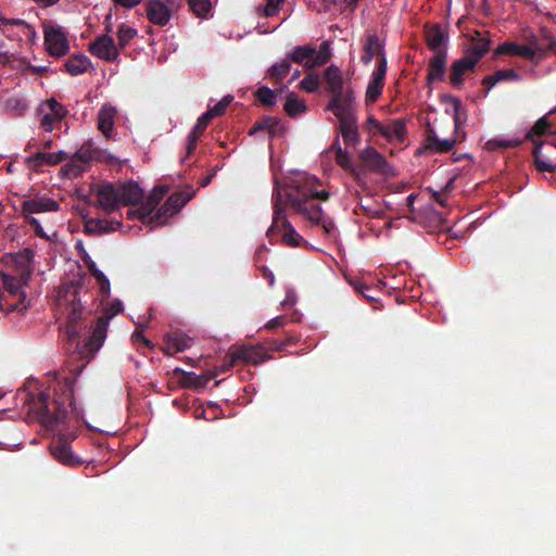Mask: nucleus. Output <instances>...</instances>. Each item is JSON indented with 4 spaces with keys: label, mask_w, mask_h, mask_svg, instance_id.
Segmentation results:
<instances>
[{
    "label": "nucleus",
    "mask_w": 556,
    "mask_h": 556,
    "mask_svg": "<svg viewBox=\"0 0 556 556\" xmlns=\"http://www.w3.org/2000/svg\"><path fill=\"white\" fill-rule=\"evenodd\" d=\"M191 10L199 16L205 17L211 10L210 0H188Z\"/></svg>",
    "instance_id": "58836bf2"
},
{
    "label": "nucleus",
    "mask_w": 556,
    "mask_h": 556,
    "mask_svg": "<svg viewBox=\"0 0 556 556\" xmlns=\"http://www.w3.org/2000/svg\"><path fill=\"white\" fill-rule=\"evenodd\" d=\"M475 65L476 63L469 56L466 55L455 61L452 65V73L450 76L452 85L459 86L463 83L464 73L473 68Z\"/></svg>",
    "instance_id": "b1692460"
},
{
    "label": "nucleus",
    "mask_w": 556,
    "mask_h": 556,
    "mask_svg": "<svg viewBox=\"0 0 556 556\" xmlns=\"http://www.w3.org/2000/svg\"><path fill=\"white\" fill-rule=\"evenodd\" d=\"M359 157L364 166L369 170L379 172L384 175L392 173V168L389 166L384 157L372 147H366L362 151Z\"/></svg>",
    "instance_id": "f3484780"
},
{
    "label": "nucleus",
    "mask_w": 556,
    "mask_h": 556,
    "mask_svg": "<svg viewBox=\"0 0 556 556\" xmlns=\"http://www.w3.org/2000/svg\"><path fill=\"white\" fill-rule=\"evenodd\" d=\"M520 143L518 139H492L486 142L489 149L513 148Z\"/></svg>",
    "instance_id": "c03bdc74"
},
{
    "label": "nucleus",
    "mask_w": 556,
    "mask_h": 556,
    "mask_svg": "<svg viewBox=\"0 0 556 556\" xmlns=\"http://www.w3.org/2000/svg\"><path fill=\"white\" fill-rule=\"evenodd\" d=\"M124 306H123V303L122 301L119 300H114L112 302H110L105 307H104V318H108V320H110L111 318H113L115 315H117L118 313H121L123 311Z\"/></svg>",
    "instance_id": "de8ad7c7"
},
{
    "label": "nucleus",
    "mask_w": 556,
    "mask_h": 556,
    "mask_svg": "<svg viewBox=\"0 0 556 556\" xmlns=\"http://www.w3.org/2000/svg\"><path fill=\"white\" fill-rule=\"evenodd\" d=\"M538 49L531 45H519L515 42H504L496 48V54H509L522 56L528 60H533L536 55Z\"/></svg>",
    "instance_id": "6ab92c4d"
},
{
    "label": "nucleus",
    "mask_w": 556,
    "mask_h": 556,
    "mask_svg": "<svg viewBox=\"0 0 556 556\" xmlns=\"http://www.w3.org/2000/svg\"><path fill=\"white\" fill-rule=\"evenodd\" d=\"M87 267L90 270V273L92 274V276L96 278V280L99 285L100 293L102 294V296L108 298L110 295V291H111V285H110V280L108 279V277L104 275L103 271H101L97 267V265L93 261H90V264Z\"/></svg>",
    "instance_id": "f704fd0d"
},
{
    "label": "nucleus",
    "mask_w": 556,
    "mask_h": 556,
    "mask_svg": "<svg viewBox=\"0 0 556 556\" xmlns=\"http://www.w3.org/2000/svg\"><path fill=\"white\" fill-rule=\"evenodd\" d=\"M256 351L250 348H242L231 353L230 357H232V362L237 359H242L244 362L256 363L257 358L254 356Z\"/></svg>",
    "instance_id": "ea45409f"
},
{
    "label": "nucleus",
    "mask_w": 556,
    "mask_h": 556,
    "mask_svg": "<svg viewBox=\"0 0 556 556\" xmlns=\"http://www.w3.org/2000/svg\"><path fill=\"white\" fill-rule=\"evenodd\" d=\"M285 321H286V318L282 317V316H278V317H275L273 319H270L266 325H265V328L266 329H276L282 325H285Z\"/></svg>",
    "instance_id": "4d7b16f0"
},
{
    "label": "nucleus",
    "mask_w": 556,
    "mask_h": 556,
    "mask_svg": "<svg viewBox=\"0 0 556 556\" xmlns=\"http://www.w3.org/2000/svg\"><path fill=\"white\" fill-rule=\"evenodd\" d=\"M91 160H106L110 163L117 161L115 156L104 150L94 148L91 142L84 144L62 168L67 176L76 177L84 172Z\"/></svg>",
    "instance_id": "0eeeda50"
},
{
    "label": "nucleus",
    "mask_w": 556,
    "mask_h": 556,
    "mask_svg": "<svg viewBox=\"0 0 556 556\" xmlns=\"http://www.w3.org/2000/svg\"><path fill=\"white\" fill-rule=\"evenodd\" d=\"M87 267L90 270V273L92 274V276L96 278V280L99 285L100 293L102 294V296L108 298L110 295V291H111V285H110V280L108 279V277L104 275L103 271H101L97 267V265L93 261H90V264Z\"/></svg>",
    "instance_id": "c9c22d12"
},
{
    "label": "nucleus",
    "mask_w": 556,
    "mask_h": 556,
    "mask_svg": "<svg viewBox=\"0 0 556 556\" xmlns=\"http://www.w3.org/2000/svg\"><path fill=\"white\" fill-rule=\"evenodd\" d=\"M268 122H264L263 124H260V125H256L253 127V129L250 131V134H253L254 131L258 130V129H265L267 128Z\"/></svg>",
    "instance_id": "0e129e2a"
},
{
    "label": "nucleus",
    "mask_w": 556,
    "mask_h": 556,
    "mask_svg": "<svg viewBox=\"0 0 556 556\" xmlns=\"http://www.w3.org/2000/svg\"><path fill=\"white\" fill-rule=\"evenodd\" d=\"M0 283L11 296L16 298L20 302H23L25 300L26 293L23 290L22 279L12 277L7 274H1Z\"/></svg>",
    "instance_id": "4be33fe9"
},
{
    "label": "nucleus",
    "mask_w": 556,
    "mask_h": 556,
    "mask_svg": "<svg viewBox=\"0 0 556 556\" xmlns=\"http://www.w3.org/2000/svg\"><path fill=\"white\" fill-rule=\"evenodd\" d=\"M320 181L307 173H295L290 186L278 189L275 193L274 219L267 230L270 240H282L290 247H299L303 241L294 227L286 217V206L301 215L315 226H319L328 236H334L333 222L321 211L318 200H327L329 193L320 189Z\"/></svg>",
    "instance_id": "f257e3e1"
},
{
    "label": "nucleus",
    "mask_w": 556,
    "mask_h": 556,
    "mask_svg": "<svg viewBox=\"0 0 556 556\" xmlns=\"http://www.w3.org/2000/svg\"><path fill=\"white\" fill-rule=\"evenodd\" d=\"M287 56L290 61L303 64L307 68H314L328 61L329 45L324 42L318 51L311 46H298Z\"/></svg>",
    "instance_id": "1a4fd4ad"
},
{
    "label": "nucleus",
    "mask_w": 556,
    "mask_h": 556,
    "mask_svg": "<svg viewBox=\"0 0 556 556\" xmlns=\"http://www.w3.org/2000/svg\"><path fill=\"white\" fill-rule=\"evenodd\" d=\"M319 87V77L316 74H309L300 83V88L307 92H314Z\"/></svg>",
    "instance_id": "37998d69"
},
{
    "label": "nucleus",
    "mask_w": 556,
    "mask_h": 556,
    "mask_svg": "<svg viewBox=\"0 0 556 556\" xmlns=\"http://www.w3.org/2000/svg\"><path fill=\"white\" fill-rule=\"evenodd\" d=\"M59 210L60 204L54 199L47 195H36L35 198L25 200L22 204V213L24 216L56 212Z\"/></svg>",
    "instance_id": "4468645a"
},
{
    "label": "nucleus",
    "mask_w": 556,
    "mask_h": 556,
    "mask_svg": "<svg viewBox=\"0 0 556 556\" xmlns=\"http://www.w3.org/2000/svg\"><path fill=\"white\" fill-rule=\"evenodd\" d=\"M296 302L295 294L292 291H288L286 299L281 302L282 306H293Z\"/></svg>",
    "instance_id": "052dcab7"
},
{
    "label": "nucleus",
    "mask_w": 556,
    "mask_h": 556,
    "mask_svg": "<svg viewBox=\"0 0 556 556\" xmlns=\"http://www.w3.org/2000/svg\"><path fill=\"white\" fill-rule=\"evenodd\" d=\"M3 301H4V295L0 293V309L13 311V309L22 308V307H20V303L8 304V303H4Z\"/></svg>",
    "instance_id": "13d9d810"
},
{
    "label": "nucleus",
    "mask_w": 556,
    "mask_h": 556,
    "mask_svg": "<svg viewBox=\"0 0 556 556\" xmlns=\"http://www.w3.org/2000/svg\"><path fill=\"white\" fill-rule=\"evenodd\" d=\"M177 8V0H147V16L154 25L164 26Z\"/></svg>",
    "instance_id": "f8f14e48"
},
{
    "label": "nucleus",
    "mask_w": 556,
    "mask_h": 556,
    "mask_svg": "<svg viewBox=\"0 0 556 556\" xmlns=\"http://www.w3.org/2000/svg\"><path fill=\"white\" fill-rule=\"evenodd\" d=\"M291 70V63L288 56L280 62L275 63L267 70V77L279 80L283 78Z\"/></svg>",
    "instance_id": "e433bc0d"
},
{
    "label": "nucleus",
    "mask_w": 556,
    "mask_h": 556,
    "mask_svg": "<svg viewBox=\"0 0 556 556\" xmlns=\"http://www.w3.org/2000/svg\"><path fill=\"white\" fill-rule=\"evenodd\" d=\"M529 137L534 143V157L539 170L552 173L556 168V110L541 117Z\"/></svg>",
    "instance_id": "20e7f679"
},
{
    "label": "nucleus",
    "mask_w": 556,
    "mask_h": 556,
    "mask_svg": "<svg viewBox=\"0 0 556 556\" xmlns=\"http://www.w3.org/2000/svg\"><path fill=\"white\" fill-rule=\"evenodd\" d=\"M132 341L136 343V344H144L148 348H151L152 344L151 342L143 336V331L141 329H138L136 330L132 336Z\"/></svg>",
    "instance_id": "5fc2aeb1"
},
{
    "label": "nucleus",
    "mask_w": 556,
    "mask_h": 556,
    "mask_svg": "<svg viewBox=\"0 0 556 556\" xmlns=\"http://www.w3.org/2000/svg\"><path fill=\"white\" fill-rule=\"evenodd\" d=\"M200 135L191 131L188 136V142H187V152L188 154H191L193 150L195 149L197 141L199 139Z\"/></svg>",
    "instance_id": "6e6d98bb"
},
{
    "label": "nucleus",
    "mask_w": 556,
    "mask_h": 556,
    "mask_svg": "<svg viewBox=\"0 0 556 556\" xmlns=\"http://www.w3.org/2000/svg\"><path fill=\"white\" fill-rule=\"evenodd\" d=\"M406 128L403 119H393L383 125L382 136L388 141H403Z\"/></svg>",
    "instance_id": "393cba45"
},
{
    "label": "nucleus",
    "mask_w": 556,
    "mask_h": 556,
    "mask_svg": "<svg viewBox=\"0 0 556 556\" xmlns=\"http://www.w3.org/2000/svg\"><path fill=\"white\" fill-rule=\"evenodd\" d=\"M375 58H378V62L386 58L384 45L374 33H367L363 39V54L361 61L368 65Z\"/></svg>",
    "instance_id": "2eb2a0df"
},
{
    "label": "nucleus",
    "mask_w": 556,
    "mask_h": 556,
    "mask_svg": "<svg viewBox=\"0 0 556 556\" xmlns=\"http://www.w3.org/2000/svg\"><path fill=\"white\" fill-rule=\"evenodd\" d=\"M109 327V320L104 317H99L96 324V327L90 337V345L96 346L97 349L103 343L106 338V331Z\"/></svg>",
    "instance_id": "473e14b6"
},
{
    "label": "nucleus",
    "mask_w": 556,
    "mask_h": 556,
    "mask_svg": "<svg viewBox=\"0 0 556 556\" xmlns=\"http://www.w3.org/2000/svg\"><path fill=\"white\" fill-rule=\"evenodd\" d=\"M34 1L37 2L38 4H40L41 7H50V5L55 4L59 0H34Z\"/></svg>",
    "instance_id": "e2e57ef3"
},
{
    "label": "nucleus",
    "mask_w": 556,
    "mask_h": 556,
    "mask_svg": "<svg viewBox=\"0 0 556 556\" xmlns=\"http://www.w3.org/2000/svg\"><path fill=\"white\" fill-rule=\"evenodd\" d=\"M212 118L211 113L206 111L198 118L192 131L201 136Z\"/></svg>",
    "instance_id": "09e8293b"
},
{
    "label": "nucleus",
    "mask_w": 556,
    "mask_h": 556,
    "mask_svg": "<svg viewBox=\"0 0 556 556\" xmlns=\"http://www.w3.org/2000/svg\"><path fill=\"white\" fill-rule=\"evenodd\" d=\"M434 199L438 203H440L441 205L445 206V201L444 199L442 198V195L438 192L434 193Z\"/></svg>",
    "instance_id": "69168bd1"
},
{
    "label": "nucleus",
    "mask_w": 556,
    "mask_h": 556,
    "mask_svg": "<svg viewBox=\"0 0 556 556\" xmlns=\"http://www.w3.org/2000/svg\"><path fill=\"white\" fill-rule=\"evenodd\" d=\"M25 25V22L20 18H5L0 14V29L4 33L10 27Z\"/></svg>",
    "instance_id": "3c124183"
},
{
    "label": "nucleus",
    "mask_w": 556,
    "mask_h": 556,
    "mask_svg": "<svg viewBox=\"0 0 556 556\" xmlns=\"http://www.w3.org/2000/svg\"><path fill=\"white\" fill-rule=\"evenodd\" d=\"M115 115L116 110L111 105H104L99 112L98 128L106 138L112 137Z\"/></svg>",
    "instance_id": "412c9836"
},
{
    "label": "nucleus",
    "mask_w": 556,
    "mask_h": 556,
    "mask_svg": "<svg viewBox=\"0 0 556 556\" xmlns=\"http://www.w3.org/2000/svg\"><path fill=\"white\" fill-rule=\"evenodd\" d=\"M67 114L68 110L55 98L41 101L37 108L39 125L47 132L53 131Z\"/></svg>",
    "instance_id": "6e6552de"
},
{
    "label": "nucleus",
    "mask_w": 556,
    "mask_h": 556,
    "mask_svg": "<svg viewBox=\"0 0 556 556\" xmlns=\"http://www.w3.org/2000/svg\"><path fill=\"white\" fill-rule=\"evenodd\" d=\"M327 110L331 111L339 123L355 119V98L354 93L350 90L332 94Z\"/></svg>",
    "instance_id": "9b49d317"
},
{
    "label": "nucleus",
    "mask_w": 556,
    "mask_h": 556,
    "mask_svg": "<svg viewBox=\"0 0 556 556\" xmlns=\"http://www.w3.org/2000/svg\"><path fill=\"white\" fill-rule=\"evenodd\" d=\"M61 394H59L55 388L56 397L49 402V395L42 393L40 401L45 410V422L53 431L59 433V438L55 439L51 444L52 455L61 463L65 465H75L78 462L72 455L68 440L74 434L73 432L65 433V425L70 422L66 404H72L73 389L72 379L66 377L64 382L60 386Z\"/></svg>",
    "instance_id": "f03ea898"
},
{
    "label": "nucleus",
    "mask_w": 556,
    "mask_h": 556,
    "mask_svg": "<svg viewBox=\"0 0 556 556\" xmlns=\"http://www.w3.org/2000/svg\"><path fill=\"white\" fill-rule=\"evenodd\" d=\"M167 349L172 352H182L190 348L191 339L185 334L173 333L166 336Z\"/></svg>",
    "instance_id": "72a5a7b5"
},
{
    "label": "nucleus",
    "mask_w": 556,
    "mask_h": 556,
    "mask_svg": "<svg viewBox=\"0 0 556 556\" xmlns=\"http://www.w3.org/2000/svg\"><path fill=\"white\" fill-rule=\"evenodd\" d=\"M137 35V30L128 25H121L117 30L118 46L126 47Z\"/></svg>",
    "instance_id": "4c0bfd02"
},
{
    "label": "nucleus",
    "mask_w": 556,
    "mask_h": 556,
    "mask_svg": "<svg viewBox=\"0 0 556 556\" xmlns=\"http://www.w3.org/2000/svg\"><path fill=\"white\" fill-rule=\"evenodd\" d=\"M97 206L106 213L114 212L123 205L140 202L143 191L138 184L128 181L118 186L111 182H102L96 191Z\"/></svg>",
    "instance_id": "39448f33"
},
{
    "label": "nucleus",
    "mask_w": 556,
    "mask_h": 556,
    "mask_svg": "<svg viewBox=\"0 0 556 556\" xmlns=\"http://www.w3.org/2000/svg\"><path fill=\"white\" fill-rule=\"evenodd\" d=\"M490 41L485 38L473 39L466 48L465 55L469 56L476 64L489 51Z\"/></svg>",
    "instance_id": "c85d7f7f"
},
{
    "label": "nucleus",
    "mask_w": 556,
    "mask_h": 556,
    "mask_svg": "<svg viewBox=\"0 0 556 556\" xmlns=\"http://www.w3.org/2000/svg\"><path fill=\"white\" fill-rule=\"evenodd\" d=\"M383 125L382 123H380L378 119H376L374 116H369L367 118V130L369 134L371 135H377V134H380L382 135V130H383Z\"/></svg>",
    "instance_id": "8fccbe9b"
},
{
    "label": "nucleus",
    "mask_w": 556,
    "mask_h": 556,
    "mask_svg": "<svg viewBox=\"0 0 556 556\" xmlns=\"http://www.w3.org/2000/svg\"><path fill=\"white\" fill-rule=\"evenodd\" d=\"M28 109L27 101L18 96L10 97L4 101L3 110L7 114L22 116Z\"/></svg>",
    "instance_id": "c756f323"
},
{
    "label": "nucleus",
    "mask_w": 556,
    "mask_h": 556,
    "mask_svg": "<svg viewBox=\"0 0 556 556\" xmlns=\"http://www.w3.org/2000/svg\"><path fill=\"white\" fill-rule=\"evenodd\" d=\"M232 99H233L232 96L224 97L217 104H215L207 112L211 113L212 117L219 116V115L224 114L227 106L231 103Z\"/></svg>",
    "instance_id": "49530a36"
},
{
    "label": "nucleus",
    "mask_w": 556,
    "mask_h": 556,
    "mask_svg": "<svg viewBox=\"0 0 556 556\" xmlns=\"http://www.w3.org/2000/svg\"><path fill=\"white\" fill-rule=\"evenodd\" d=\"M301 75V72L299 70H295L293 73H292V76H291V79H290V83H292L293 80L298 79Z\"/></svg>",
    "instance_id": "338daca9"
},
{
    "label": "nucleus",
    "mask_w": 556,
    "mask_h": 556,
    "mask_svg": "<svg viewBox=\"0 0 556 556\" xmlns=\"http://www.w3.org/2000/svg\"><path fill=\"white\" fill-rule=\"evenodd\" d=\"M90 51L93 55L105 61H113L118 56V48L114 39L109 35L98 37L90 45Z\"/></svg>",
    "instance_id": "dca6fc26"
},
{
    "label": "nucleus",
    "mask_w": 556,
    "mask_h": 556,
    "mask_svg": "<svg viewBox=\"0 0 556 556\" xmlns=\"http://www.w3.org/2000/svg\"><path fill=\"white\" fill-rule=\"evenodd\" d=\"M90 261H92L91 257L85 252L84 262L86 266L90 264Z\"/></svg>",
    "instance_id": "774afa93"
},
{
    "label": "nucleus",
    "mask_w": 556,
    "mask_h": 556,
    "mask_svg": "<svg viewBox=\"0 0 556 556\" xmlns=\"http://www.w3.org/2000/svg\"><path fill=\"white\" fill-rule=\"evenodd\" d=\"M339 131L346 147H356L359 141L356 118L339 123Z\"/></svg>",
    "instance_id": "5701e85b"
},
{
    "label": "nucleus",
    "mask_w": 556,
    "mask_h": 556,
    "mask_svg": "<svg viewBox=\"0 0 556 556\" xmlns=\"http://www.w3.org/2000/svg\"><path fill=\"white\" fill-rule=\"evenodd\" d=\"M387 67H388L387 58H382L378 62L374 72L371 73L367 88H366V102L368 104H372L379 99V97L383 90V87H384Z\"/></svg>",
    "instance_id": "ddd939ff"
},
{
    "label": "nucleus",
    "mask_w": 556,
    "mask_h": 556,
    "mask_svg": "<svg viewBox=\"0 0 556 556\" xmlns=\"http://www.w3.org/2000/svg\"><path fill=\"white\" fill-rule=\"evenodd\" d=\"M283 2L285 0H268L264 8V14L266 16L275 15Z\"/></svg>",
    "instance_id": "603ef678"
},
{
    "label": "nucleus",
    "mask_w": 556,
    "mask_h": 556,
    "mask_svg": "<svg viewBox=\"0 0 556 556\" xmlns=\"http://www.w3.org/2000/svg\"><path fill=\"white\" fill-rule=\"evenodd\" d=\"M45 46L52 56H63L70 50L67 33L60 25L54 23L43 24Z\"/></svg>",
    "instance_id": "9d476101"
},
{
    "label": "nucleus",
    "mask_w": 556,
    "mask_h": 556,
    "mask_svg": "<svg viewBox=\"0 0 556 556\" xmlns=\"http://www.w3.org/2000/svg\"><path fill=\"white\" fill-rule=\"evenodd\" d=\"M356 289L367 299H375L372 295L369 294V288L367 286L361 285L359 287H356Z\"/></svg>",
    "instance_id": "680f3d73"
},
{
    "label": "nucleus",
    "mask_w": 556,
    "mask_h": 556,
    "mask_svg": "<svg viewBox=\"0 0 556 556\" xmlns=\"http://www.w3.org/2000/svg\"><path fill=\"white\" fill-rule=\"evenodd\" d=\"M455 144L454 138L440 139L434 130L430 129L426 138V148L433 152H447Z\"/></svg>",
    "instance_id": "a878e982"
},
{
    "label": "nucleus",
    "mask_w": 556,
    "mask_h": 556,
    "mask_svg": "<svg viewBox=\"0 0 556 556\" xmlns=\"http://www.w3.org/2000/svg\"><path fill=\"white\" fill-rule=\"evenodd\" d=\"M67 159V153L64 151L58 152H37L27 157V163L30 166L39 167L42 165H56Z\"/></svg>",
    "instance_id": "aec40b11"
},
{
    "label": "nucleus",
    "mask_w": 556,
    "mask_h": 556,
    "mask_svg": "<svg viewBox=\"0 0 556 556\" xmlns=\"http://www.w3.org/2000/svg\"><path fill=\"white\" fill-rule=\"evenodd\" d=\"M64 66L68 74L77 76L87 72L91 66V62L86 55L77 54L68 58Z\"/></svg>",
    "instance_id": "bb28decb"
},
{
    "label": "nucleus",
    "mask_w": 556,
    "mask_h": 556,
    "mask_svg": "<svg viewBox=\"0 0 556 556\" xmlns=\"http://www.w3.org/2000/svg\"><path fill=\"white\" fill-rule=\"evenodd\" d=\"M88 292L87 277L78 271L72 278L64 280L58 288L55 300L59 308L75 320L83 316V299Z\"/></svg>",
    "instance_id": "423d86ee"
},
{
    "label": "nucleus",
    "mask_w": 556,
    "mask_h": 556,
    "mask_svg": "<svg viewBox=\"0 0 556 556\" xmlns=\"http://www.w3.org/2000/svg\"><path fill=\"white\" fill-rule=\"evenodd\" d=\"M447 52H438L429 61V80H439L443 77L445 71Z\"/></svg>",
    "instance_id": "cd10ccee"
},
{
    "label": "nucleus",
    "mask_w": 556,
    "mask_h": 556,
    "mask_svg": "<svg viewBox=\"0 0 556 556\" xmlns=\"http://www.w3.org/2000/svg\"><path fill=\"white\" fill-rule=\"evenodd\" d=\"M113 1L124 8H127V9L135 8L136 5H138L141 2V0H113Z\"/></svg>",
    "instance_id": "bf43d9fd"
},
{
    "label": "nucleus",
    "mask_w": 556,
    "mask_h": 556,
    "mask_svg": "<svg viewBox=\"0 0 556 556\" xmlns=\"http://www.w3.org/2000/svg\"><path fill=\"white\" fill-rule=\"evenodd\" d=\"M494 79L495 81L501 80H518L519 75L514 70H501L495 72V74L491 77H488L486 80Z\"/></svg>",
    "instance_id": "a18cd8bd"
},
{
    "label": "nucleus",
    "mask_w": 556,
    "mask_h": 556,
    "mask_svg": "<svg viewBox=\"0 0 556 556\" xmlns=\"http://www.w3.org/2000/svg\"><path fill=\"white\" fill-rule=\"evenodd\" d=\"M27 220V223L34 228L35 232L37 236L41 237V238H48V235L46 233V231L43 230L40 222L33 217V216H24Z\"/></svg>",
    "instance_id": "864d4df0"
},
{
    "label": "nucleus",
    "mask_w": 556,
    "mask_h": 556,
    "mask_svg": "<svg viewBox=\"0 0 556 556\" xmlns=\"http://www.w3.org/2000/svg\"><path fill=\"white\" fill-rule=\"evenodd\" d=\"M426 39L429 48L438 52H446L448 36L439 25H431L426 28Z\"/></svg>",
    "instance_id": "a211bd4d"
},
{
    "label": "nucleus",
    "mask_w": 556,
    "mask_h": 556,
    "mask_svg": "<svg viewBox=\"0 0 556 556\" xmlns=\"http://www.w3.org/2000/svg\"><path fill=\"white\" fill-rule=\"evenodd\" d=\"M258 101L265 105H273L276 102V93L268 87H261L256 91Z\"/></svg>",
    "instance_id": "79ce46f5"
},
{
    "label": "nucleus",
    "mask_w": 556,
    "mask_h": 556,
    "mask_svg": "<svg viewBox=\"0 0 556 556\" xmlns=\"http://www.w3.org/2000/svg\"><path fill=\"white\" fill-rule=\"evenodd\" d=\"M325 79L332 94L343 92L341 72L336 66H329L325 72Z\"/></svg>",
    "instance_id": "7c9ffc66"
},
{
    "label": "nucleus",
    "mask_w": 556,
    "mask_h": 556,
    "mask_svg": "<svg viewBox=\"0 0 556 556\" xmlns=\"http://www.w3.org/2000/svg\"><path fill=\"white\" fill-rule=\"evenodd\" d=\"M167 191V188L163 186L154 188L150 197L137 211H128L129 217H136L143 225L150 226L151 228L165 225L168 219L177 214L191 199L190 193H174L156 210L160 201Z\"/></svg>",
    "instance_id": "7ed1b4c3"
},
{
    "label": "nucleus",
    "mask_w": 556,
    "mask_h": 556,
    "mask_svg": "<svg viewBox=\"0 0 556 556\" xmlns=\"http://www.w3.org/2000/svg\"><path fill=\"white\" fill-rule=\"evenodd\" d=\"M333 149H336V161L337 163L348 169V170H353V164H352V161H351V157L349 155V153L344 150L341 149L340 146H337V144H333Z\"/></svg>",
    "instance_id": "a19ab883"
},
{
    "label": "nucleus",
    "mask_w": 556,
    "mask_h": 556,
    "mask_svg": "<svg viewBox=\"0 0 556 556\" xmlns=\"http://www.w3.org/2000/svg\"><path fill=\"white\" fill-rule=\"evenodd\" d=\"M285 111L288 115L295 117L306 112V104L304 100L300 99L294 92H290L287 96Z\"/></svg>",
    "instance_id": "2f4dec72"
}]
</instances>
